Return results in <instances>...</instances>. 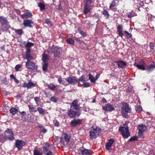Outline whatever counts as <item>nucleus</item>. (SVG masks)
Listing matches in <instances>:
<instances>
[{
	"label": "nucleus",
	"mask_w": 155,
	"mask_h": 155,
	"mask_svg": "<svg viewBox=\"0 0 155 155\" xmlns=\"http://www.w3.org/2000/svg\"><path fill=\"white\" fill-rule=\"evenodd\" d=\"M125 62L123 61H119L117 62V65L119 68H122L126 65Z\"/></svg>",
	"instance_id": "obj_26"
},
{
	"label": "nucleus",
	"mask_w": 155,
	"mask_h": 155,
	"mask_svg": "<svg viewBox=\"0 0 155 155\" xmlns=\"http://www.w3.org/2000/svg\"><path fill=\"white\" fill-rule=\"evenodd\" d=\"M122 111L126 112L127 113H130L131 109L129 105L127 103H124L121 108Z\"/></svg>",
	"instance_id": "obj_12"
},
{
	"label": "nucleus",
	"mask_w": 155,
	"mask_h": 155,
	"mask_svg": "<svg viewBox=\"0 0 155 155\" xmlns=\"http://www.w3.org/2000/svg\"><path fill=\"white\" fill-rule=\"evenodd\" d=\"M102 14L105 16H106L107 18H108L109 16V14L107 11L106 10L104 9L102 12Z\"/></svg>",
	"instance_id": "obj_41"
},
{
	"label": "nucleus",
	"mask_w": 155,
	"mask_h": 155,
	"mask_svg": "<svg viewBox=\"0 0 155 155\" xmlns=\"http://www.w3.org/2000/svg\"><path fill=\"white\" fill-rule=\"evenodd\" d=\"M10 78L11 79H13L14 80L15 78H16L15 77V76L13 74H11L10 75Z\"/></svg>",
	"instance_id": "obj_62"
},
{
	"label": "nucleus",
	"mask_w": 155,
	"mask_h": 155,
	"mask_svg": "<svg viewBox=\"0 0 155 155\" xmlns=\"http://www.w3.org/2000/svg\"><path fill=\"white\" fill-rule=\"evenodd\" d=\"M24 26L25 27L32 28L35 25L34 22L31 20H24L23 23Z\"/></svg>",
	"instance_id": "obj_10"
},
{
	"label": "nucleus",
	"mask_w": 155,
	"mask_h": 155,
	"mask_svg": "<svg viewBox=\"0 0 155 155\" xmlns=\"http://www.w3.org/2000/svg\"><path fill=\"white\" fill-rule=\"evenodd\" d=\"M38 6L40 8V9L41 11L44 10L45 8V5L42 4V3H40L38 4Z\"/></svg>",
	"instance_id": "obj_39"
},
{
	"label": "nucleus",
	"mask_w": 155,
	"mask_h": 155,
	"mask_svg": "<svg viewBox=\"0 0 155 155\" xmlns=\"http://www.w3.org/2000/svg\"><path fill=\"white\" fill-rule=\"evenodd\" d=\"M45 155H52V153L51 151H49L45 153Z\"/></svg>",
	"instance_id": "obj_63"
},
{
	"label": "nucleus",
	"mask_w": 155,
	"mask_h": 155,
	"mask_svg": "<svg viewBox=\"0 0 155 155\" xmlns=\"http://www.w3.org/2000/svg\"><path fill=\"white\" fill-rule=\"evenodd\" d=\"M26 67L30 70H37L38 69L37 66H36L34 62L31 61H27L26 63Z\"/></svg>",
	"instance_id": "obj_6"
},
{
	"label": "nucleus",
	"mask_w": 155,
	"mask_h": 155,
	"mask_svg": "<svg viewBox=\"0 0 155 155\" xmlns=\"http://www.w3.org/2000/svg\"><path fill=\"white\" fill-rule=\"evenodd\" d=\"M58 81L59 83L64 86H67L68 85V84L65 81L63 80L61 77L58 78Z\"/></svg>",
	"instance_id": "obj_27"
},
{
	"label": "nucleus",
	"mask_w": 155,
	"mask_h": 155,
	"mask_svg": "<svg viewBox=\"0 0 155 155\" xmlns=\"http://www.w3.org/2000/svg\"><path fill=\"white\" fill-rule=\"evenodd\" d=\"M22 67V66L20 64H17V65L15 67V69L16 71H18L19 69L21 68Z\"/></svg>",
	"instance_id": "obj_54"
},
{
	"label": "nucleus",
	"mask_w": 155,
	"mask_h": 155,
	"mask_svg": "<svg viewBox=\"0 0 155 155\" xmlns=\"http://www.w3.org/2000/svg\"><path fill=\"white\" fill-rule=\"evenodd\" d=\"M32 16L31 13L30 12H26L21 15V18L23 19H26L31 18Z\"/></svg>",
	"instance_id": "obj_22"
},
{
	"label": "nucleus",
	"mask_w": 155,
	"mask_h": 155,
	"mask_svg": "<svg viewBox=\"0 0 155 155\" xmlns=\"http://www.w3.org/2000/svg\"><path fill=\"white\" fill-rule=\"evenodd\" d=\"M101 130V129L98 127L92 126L89 132L90 138L92 139H95L99 135V133Z\"/></svg>",
	"instance_id": "obj_2"
},
{
	"label": "nucleus",
	"mask_w": 155,
	"mask_h": 155,
	"mask_svg": "<svg viewBox=\"0 0 155 155\" xmlns=\"http://www.w3.org/2000/svg\"><path fill=\"white\" fill-rule=\"evenodd\" d=\"M117 31L118 32L119 36L122 38L124 34L122 31V28L120 25H119L117 27Z\"/></svg>",
	"instance_id": "obj_28"
},
{
	"label": "nucleus",
	"mask_w": 155,
	"mask_h": 155,
	"mask_svg": "<svg viewBox=\"0 0 155 155\" xmlns=\"http://www.w3.org/2000/svg\"><path fill=\"white\" fill-rule=\"evenodd\" d=\"M90 150L88 149H84L81 150L80 154V155H90Z\"/></svg>",
	"instance_id": "obj_21"
},
{
	"label": "nucleus",
	"mask_w": 155,
	"mask_h": 155,
	"mask_svg": "<svg viewBox=\"0 0 155 155\" xmlns=\"http://www.w3.org/2000/svg\"><path fill=\"white\" fill-rule=\"evenodd\" d=\"M114 142V140L112 139H110L108 140V142H107L106 145V149L110 150Z\"/></svg>",
	"instance_id": "obj_19"
},
{
	"label": "nucleus",
	"mask_w": 155,
	"mask_h": 155,
	"mask_svg": "<svg viewBox=\"0 0 155 155\" xmlns=\"http://www.w3.org/2000/svg\"><path fill=\"white\" fill-rule=\"evenodd\" d=\"M145 64L143 60H141L139 64H137L136 66L139 69L142 70H145L146 69L145 68Z\"/></svg>",
	"instance_id": "obj_18"
},
{
	"label": "nucleus",
	"mask_w": 155,
	"mask_h": 155,
	"mask_svg": "<svg viewBox=\"0 0 155 155\" xmlns=\"http://www.w3.org/2000/svg\"><path fill=\"white\" fill-rule=\"evenodd\" d=\"M116 5V3L114 1L112 2L110 6V8L115 6Z\"/></svg>",
	"instance_id": "obj_52"
},
{
	"label": "nucleus",
	"mask_w": 155,
	"mask_h": 155,
	"mask_svg": "<svg viewBox=\"0 0 155 155\" xmlns=\"http://www.w3.org/2000/svg\"><path fill=\"white\" fill-rule=\"evenodd\" d=\"M78 31L79 33L82 36H86L87 35L86 33L81 31L80 29H78Z\"/></svg>",
	"instance_id": "obj_49"
},
{
	"label": "nucleus",
	"mask_w": 155,
	"mask_h": 155,
	"mask_svg": "<svg viewBox=\"0 0 155 155\" xmlns=\"http://www.w3.org/2000/svg\"><path fill=\"white\" fill-rule=\"evenodd\" d=\"M71 136L67 133L63 134L60 138V144L62 147L67 145L70 141Z\"/></svg>",
	"instance_id": "obj_3"
},
{
	"label": "nucleus",
	"mask_w": 155,
	"mask_h": 155,
	"mask_svg": "<svg viewBox=\"0 0 155 155\" xmlns=\"http://www.w3.org/2000/svg\"><path fill=\"white\" fill-rule=\"evenodd\" d=\"M5 136L3 135L2 134H0V141L1 142H4L6 140Z\"/></svg>",
	"instance_id": "obj_42"
},
{
	"label": "nucleus",
	"mask_w": 155,
	"mask_h": 155,
	"mask_svg": "<svg viewBox=\"0 0 155 155\" xmlns=\"http://www.w3.org/2000/svg\"><path fill=\"white\" fill-rule=\"evenodd\" d=\"M77 83H79L80 81L81 82H84V77L83 75L81 76L79 78V79H77Z\"/></svg>",
	"instance_id": "obj_47"
},
{
	"label": "nucleus",
	"mask_w": 155,
	"mask_h": 155,
	"mask_svg": "<svg viewBox=\"0 0 155 155\" xmlns=\"http://www.w3.org/2000/svg\"><path fill=\"white\" fill-rule=\"evenodd\" d=\"M65 80L68 82V84L74 85L77 83V78H76L75 77L69 76L67 77Z\"/></svg>",
	"instance_id": "obj_7"
},
{
	"label": "nucleus",
	"mask_w": 155,
	"mask_h": 155,
	"mask_svg": "<svg viewBox=\"0 0 155 155\" xmlns=\"http://www.w3.org/2000/svg\"><path fill=\"white\" fill-rule=\"evenodd\" d=\"M35 86V84L31 81V80H29L28 82H25L22 86L23 87H26L27 89L32 88Z\"/></svg>",
	"instance_id": "obj_11"
},
{
	"label": "nucleus",
	"mask_w": 155,
	"mask_h": 155,
	"mask_svg": "<svg viewBox=\"0 0 155 155\" xmlns=\"http://www.w3.org/2000/svg\"><path fill=\"white\" fill-rule=\"evenodd\" d=\"M1 30L2 32H6L8 30V28L10 27V26L9 25H1Z\"/></svg>",
	"instance_id": "obj_30"
},
{
	"label": "nucleus",
	"mask_w": 155,
	"mask_h": 155,
	"mask_svg": "<svg viewBox=\"0 0 155 155\" xmlns=\"http://www.w3.org/2000/svg\"><path fill=\"white\" fill-rule=\"evenodd\" d=\"M136 110L137 112H140L142 110V107L140 106L137 105L136 107Z\"/></svg>",
	"instance_id": "obj_46"
},
{
	"label": "nucleus",
	"mask_w": 155,
	"mask_h": 155,
	"mask_svg": "<svg viewBox=\"0 0 155 155\" xmlns=\"http://www.w3.org/2000/svg\"><path fill=\"white\" fill-rule=\"evenodd\" d=\"M48 62H42V69L44 71L46 72L48 66Z\"/></svg>",
	"instance_id": "obj_33"
},
{
	"label": "nucleus",
	"mask_w": 155,
	"mask_h": 155,
	"mask_svg": "<svg viewBox=\"0 0 155 155\" xmlns=\"http://www.w3.org/2000/svg\"><path fill=\"white\" fill-rule=\"evenodd\" d=\"M154 47V45L152 43L150 42V47L151 49L153 50Z\"/></svg>",
	"instance_id": "obj_59"
},
{
	"label": "nucleus",
	"mask_w": 155,
	"mask_h": 155,
	"mask_svg": "<svg viewBox=\"0 0 155 155\" xmlns=\"http://www.w3.org/2000/svg\"><path fill=\"white\" fill-rule=\"evenodd\" d=\"M102 109L106 111L109 112H111L115 110L113 105L110 104H106L105 106H103Z\"/></svg>",
	"instance_id": "obj_13"
},
{
	"label": "nucleus",
	"mask_w": 155,
	"mask_h": 155,
	"mask_svg": "<svg viewBox=\"0 0 155 155\" xmlns=\"http://www.w3.org/2000/svg\"><path fill=\"white\" fill-rule=\"evenodd\" d=\"M40 130L41 132H43L44 133H46L47 131V129L45 128H41Z\"/></svg>",
	"instance_id": "obj_60"
},
{
	"label": "nucleus",
	"mask_w": 155,
	"mask_h": 155,
	"mask_svg": "<svg viewBox=\"0 0 155 155\" xmlns=\"http://www.w3.org/2000/svg\"><path fill=\"white\" fill-rule=\"evenodd\" d=\"M78 102L77 100H74L71 104V109L75 110H79L80 107L78 105Z\"/></svg>",
	"instance_id": "obj_14"
},
{
	"label": "nucleus",
	"mask_w": 155,
	"mask_h": 155,
	"mask_svg": "<svg viewBox=\"0 0 155 155\" xmlns=\"http://www.w3.org/2000/svg\"><path fill=\"white\" fill-rule=\"evenodd\" d=\"M12 29L14 30L18 36H21L23 33V31L22 29H15L12 28Z\"/></svg>",
	"instance_id": "obj_31"
},
{
	"label": "nucleus",
	"mask_w": 155,
	"mask_h": 155,
	"mask_svg": "<svg viewBox=\"0 0 155 155\" xmlns=\"http://www.w3.org/2000/svg\"><path fill=\"white\" fill-rule=\"evenodd\" d=\"M0 22L1 25H8L9 24L7 18L3 16H0Z\"/></svg>",
	"instance_id": "obj_17"
},
{
	"label": "nucleus",
	"mask_w": 155,
	"mask_h": 155,
	"mask_svg": "<svg viewBox=\"0 0 155 155\" xmlns=\"http://www.w3.org/2000/svg\"><path fill=\"white\" fill-rule=\"evenodd\" d=\"M54 124L55 126H56L57 127H58L59 125V123L58 122L57 120H56L55 121V122H54Z\"/></svg>",
	"instance_id": "obj_61"
},
{
	"label": "nucleus",
	"mask_w": 155,
	"mask_h": 155,
	"mask_svg": "<svg viewBox=\"0 0 155 155\" xmlns=\"http://www.w3.org/2000/svg\"><path fill=\"white\" fill-rule=\"evenodd\" d=\"M28 107L30 112H36L37 111L36 110H35V108L33 106L28 105Z\"/></svg>",
	"instance_id": "obj_37"
},
{
	"label": "nucleus",
	"mask_w": 155,
	"mask_h": 155,
	"mask_svg": "<svg viewBox=\"0 0 155 155\" xmlns=\"http://www.w3.org/2000/svg\"><path fill=\"white\" fill-rule=\"evenodd\" d=\"M90 9L89 6H84V13L85 14H87V13L89 12Z\"/></svg>",
	"instance_id": "obj_35"
},
{
	"label": "nucleus",
	"mask_w": 155,
	"mask_h": 155,
	"mask_svg": "<svg viewBox=\"0 0 155 155\" xmlns=\"http://www.w3.org/2000/svg\"><path fill=\"white\" fill-rule=\"evenodd\" d=\"M66 41L68 43L70 44H73L74 43V40L71 38H68L66 39Z\"/></svg>",
	"instance_id": "obj_40"
},
{
	"label": "nucleus",
	"mask_w": 155,
	"mask_h": 155,
	"mask_svg": "<svg viewBox=\"0 0 155 155\" xmlns=\"http://www.w3.org/2000/svg\"><path fill=\"white\" fill-rule=\"evenodd\" d=\"M82 86L84 87H90V84L89 83L85 82L83 84Z\"/></svg>",
	"instance_id": "obj_53"
},
{
	"label": "nucleus",
	"mask_w": 155,
	"mask_h": 155,
	"mask_svg": "<svg viewBox=\"0 0 155 155\" xmlns=\"http://www.w3.org/2000/svg\"><path fill=\"white\" fill-rule=\"evenodd\" d=\"M34 155H41L40 151L36 149H35L33 151Z\"/></svg>",
	"instance_id": "obj_44"
},
{
	"label": "nucleus",
	"mask_w": 155,
	"mask_h": 155,
	"mask_svg": "<svg viewBox=\"0 0 155 155\" xmlns=\"http://www.w3.org/2000/svg\"><path fill=\"white\" fill-rule=\"evenodd\" d=\"M89 79L90 80V81L93 82H95L96 80L95 78L90 73L89 74Z\"/></svg>",
	"instance_id": "obj_38"
},
{
	"label": "nucleus",
	"mask_w": 155,
	"mask_h": 155,
	"mask_svg": "<svg viewBox=\"0 0 155 155\" xmlns=\"http://www.w3.org/2000/svg\"><path fill=\"white\" fill-rule=\"evenodd\" d=\"M85 3L84 6H90V4L91 3V0H85Z\"/></svg>",
	"instance_id": "obj_43"
},
{
	"label": "nucleus",
	"mask_w": 155,
	"mask_h": 155,
	"mask_svg": "<svg viewBox=\"0 0 155 155\" xmlns=\"http://www.w3.org/2000/svg\"><path fill=\"white\" fill-rule=\"evenodd\" d=\"M49 56L46 54H42V60L43 62H48V61L49 59Z\"/></svg>",
	"instance_id": "obj_23"
},
{
	"label": "nucleus",
	"mask_w": 155,
	"mask_h": 155,
	"mask_svg": "<svg viewBox=\"0 0 155 155\" xmlns=\"http://www.w3.org/2000/svg\"><path fill=\"white\" fill-rule=\"evenodd\" d=\"M25 144V142L22 140H17L16 141L15 145L19 150H21L22 148V146Z\"/></svg>",
	"instance_id": "obj_15"
},
{
	"label": "nucleus",
	"mask_w": 155,
	"mask_h": 155,
	"mask_svg": "<svg viewBox=\"0 0 155 155\" xmlns=\"http://www.w3.org/2000/svg\"><path fill=\"white\" fill-rule=\"evenodd\" d=\"M48 53L50 54L53 53L55 57H59L62 52L61 48L55 45H53L49 47L47 50Z\"/></svg>",
	"instance_id": "obj_1"
},
{
	"label": "nucleus",
	"mask_w": 155,
	"mask_h": 155,
	"mask_svg": "<svg viewBox=\"0 0 155 155\" xmlns=\"http://www.w3.org/2000/svg\"><path fill=\"white\" fill-rule=\"evenodd\" d=\"M34 100L37 104L38 105H39V104H38V102L39 101V98L38 97H35L34 98Z\"/></svg>",
	"instance_id": "obj_57"
},
{
	"label": "nucleus",
	"mask_w": 155,
	"mask_h": 155,
	"mask_svg": "<svg viewBox=\"0 0 155 155\" xmlns=\"http://www.w3.org/2000/svg\"><path fill=\"white\" fill-rule=\"evenodd\" d=\"M127 113L126 112L122 111V116L126 118H128L129 117V116Z\"/></svg>",
	"instance_id": "obj_45"
},
{
	"label": "nucleus",
	"mask_w": 155,
	"mask_h": 155,
	"mask_svg": "<svg viewBox=\"0 0 155 155\" xmlns=\"http://www.w3.org/2000/svg\"><path fill=\"white\" fill-rule=\"evenodd\" d=\"M81 114V112L79 111L76 112L74 110H69L68 113V115L71 118H74L76 117H78Z\"/></svg>",
	"instance_id": "obj_9"
},
{
	"label": "nucleus",
	"mask_w": 155,
	"mask_h": 155,
	"mask_svg": "<svg viewBox=\"0 0 155 155\" xmlns=\"http://www.w3.org/2000/svg\"><path fill=\"white\" fill-rule=\"evenodd\" d=\"M50 100L52 102L56 103L57 102V99L54 97H51L50 99Z\"/></svg>",
	"instance_id": "obj_50"
},
{
	"label": "nucleus",
	"mask_w": 155,
	"mask_h": 155,
	"mask_svg": "<svg viewBox=\"0 0 155 155\" xmlns=\"http://www.w3.org/2000/svg\"><path fill=\"white\" fill-rule=\"evenodd\" d=\"M127 16L129 18H131L134 16L132 12H129L127 13Z\"/></svg>",
	"instance_id": "obj_58"
},
{
	"label": "nucleus",
	"mask_w": 155,
	"mask_h": 155,
	"mask_svg": "<svg viewBox=\"0 0 155 155\" xmlns=\"http://www.w3.org/2000/svg\"><path fill=\"white\" fill-rule=\"evenodd\" d=\"M147 127L146 126L143 124L139 126L138 129L139 130V134L140 136H142V133L146 130Z\"/></svg>",
	"instance_id": "obj_16"
},
{
	"label": "nucleus",
	"mask_w": 155,
	"mask_h": 155,
	"mask_svg": "<svg viewBox=\"0 0 155 155\" xmlns=\"http://www.w3.org/2000/svg\"><path fill=\"white\" fill-rule=\"evenodd\" d=\"M48 87L51 90H53L56 87V86L52 83H51L48 84Z\"/></svg>",
	"instance_id": "obj_36"
},
{
	"label": "nucleus",
	"mask_w": 155,
	"mask_h": 155,
	"mask_svg": "<svg viewBox=\"0 0 155 155\" xmlns=\"http://www.w3.org/2000/svg\"><path fill=\"white\" fill-rule=\"evenodd\" d=\"M124 32L125 34V35L128 38H129L132 37V35H131V34L129 33L127 31H124Z\"/></svg>",
	"instance_id": "obj_48"
},
{
	"label": "nucleus",
	"mask_w": 155,
	"mask_h": 155,
	"mask_svg": "<svg viewBox=\"0 0 155 155\" xmlns=\"http://www.w3.org/2000/svg\"><path fill=\"white\" fill-rule=\"evenodd\" d=\"M5 136L6 139L12 140L14 139V134L13 131L11 129H7L5 132Z\"/></svg>",
	"instance_id": "obj_5"
},
{
	"label": "nucleus",
	"mask_w": 155,
	"mask_h": 155,
	"mask_svg": "<svg viewBox=\"0 0 155 155\" xmlns=\"http://www.w3.org/2000/svg\"><path fill=\"white\" fill-rule=\"evenodd\" d=\"M34 45L33 43L28 41L25 45V47L26 48V51H27L29 49L30 51V48Z\"/></svg>",
	"instance_id": "obj_29"
},
{
	"label": "nucleus",
	"mask_w": 155,
	"mask_h": 155,
	"mask_svg": "<svg viewBox=\"0 0 155 155\" xmlns=\"http://www.w3.org/2000/svg\"><path fill=\"white\" fill-rule=\"evenodd\" d=\"M2 83L5 84H8V81L6 78H4L1 81Z\"/></svg>",
	"instance_id": "obj_55"
},
{
	"label": "nucleus",
	"mask_w": 155,
	"mask_h": 155,
	"mask_svg": "<svg viewBox=\"0 0 155 155\" xmlns=\"http://www.w3.org/2000/svg\"><path fill=\"white\" fill-rule=\"evenodd\" d=\"M50 144L48 142L45 143V146L43 147V151L44 153L45 154L46 153L48 150V148L50 146Z\"/></svg>",
	"instance_id": "obj_24"
},
{
	"label": "nucleus",
	"mask_w": 155,
	"mask_h": 155,
	"mask_svg": "<svg viewBox=\"0 0 155 155\" xmlns=\"http://www.w3.org/2000/svg\"><path fill=\"white\" fill-rule=\"evenodd\" d=\"M37 111L40 114H42L43 115L44 114L45 112V110L41 107H38L37 108Z\"/></svg>",
	"instance_id": "obj_34"
},
{
	"label": "nucleus",
	"mask_w": 155,
	"mask_h": 155,
	"mask_svg": "<svg viewBox=\"0 0 155 155\" xmlns=\"http://www.w3.org/2000/svg\"><path fill=\"white\" fill-rule=\"evenodd\" d=\"M147 68L148 71H152L155 69V63L153 62V64L148 65L147 66Z\"/></svg>",
	"instance_id": "obj_25"
},
{
	"label": "nucleus",
	"mask_w": 155,
	"mask_h": 155,
	"mask_svg": "<svg viewBox=\"0 0 155 155\" xmlns=\"http://www.w3.org/2000/svg\"><path fill=\"white\" fill-rule=\"evenodd\" d=\"M18 109L15 108H12L10 109V112L12 114H15L17 113Z\"/></svg>",
	"instance_id": "obj_32"
},
{
	"label": "nucleus",
	"mask_w": 155,
	"mask_h": 155,
	"mask_svg": "<svg viewBox=\"0 0 155 155\" xmlns=\"http://www.w3.org/2000/svg\"><path fill=\"white\" fill-rule=\"evenodd\" d=\"M93 17L95 18H99V15L98 14H95L93 15Z\"/></svg>",
	"instance_id": "obj_64"
},
{
	"label": "nucleus",
	"mask_w": 155,
	"mask_h": 155,
	"mask_svg": "<svg viewBox=\"0 0 155 155\" xmlns=\"http://www.w3.org/2000/svg\"><path fill=\"white\" fill-rule=\"evenodd\" d=\"M45 23L51 26L52 25L51 21L48 19L45 20Z\"/></svg>",
	"instance_id": "obj_56"
},
{
	"label": "nucleus",
	"mask_w": 155,
	"mask_h": 155,
	"mask_svg": "<svg viewBox=\"0 0 155 155\" xmlns=\"http://www.w3.org/2000/svg\"><path fill=\"white\" fill-rule=\"evenodd\" d=\"M137 140V136H134L131 137L129 140V141H132L136 140Z\"/></svg>",
	"instance_id": "obj_51"
},
{
	"label": "nucleus",
	"mask_w": 155,
	"mask_h": 155,
	"mask_svg": "<svg viewBox=\"0 0 155 155\" xmlns=\"http://www.w3.org/2000/svg\"><path fill=\"white\" fill-rule=\"evenodd\" d=\"M30 51H29V49H28L27 51H26V59L27 60V61H31L33 59L30 53Z\"/></svg>",
	"instance_id": "obj_20"
},
{
	"label": "nucleus",
	"mask_w": 155,
	"mask_h": 155,
	"mask_svg": "<svg viewBox=\"0 0 155 155\" xmlns=\"http://www.w3.org/2000/svg\"><path fill=\"white\" fill-rule=\"evenodd\" d=\"M82 122L81 119H74L71 122L70 124L72 127H74L81 124Z\"/></svg>",
	"instance_id": "obj_8"
},
{
	"label": "nucleus",
	"mask_w": 155,
	"mask_h": 155,
	"mask_svg": "<svg viewBox=\"0 0 155 155\" xmlns=\"http://www.w3.org/2000/svg\"><path fill=\"white\" fill-rule=\"evenodd\" d=\"M119 131L125 138H127L130 136L128 126L120 127Z\"/></svg>",
	"instance_id": "obj_4"
}]
</instances>
